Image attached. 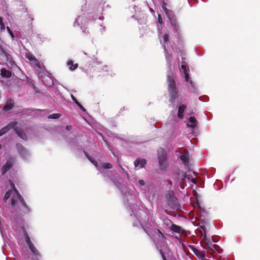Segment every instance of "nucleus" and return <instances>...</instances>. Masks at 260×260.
<instances>
[{
    "mask_svg": "<svg viewBox=\"0 0 260 260\" xmlns=\"http://www.w3.org/2000/svg\"><path fill=\"white\" fill-rule=\"evenodd\" d=\"M84 153L88 160L93 164L103 176L110 179L119 188L123 195L124 204L131 212V218L133 222V225L142 228L148 235H149L152 226L150 218H151L152 214L150 210L143 207L140 208L136 200L135 189L129 188L122 182L121 179L117 180L113 178V173L108 170L109 169L112 168L111 164L106 162L100 163L99 165L98 162L86 152L84 151Z\"/></svg>",
    "mask_w": 260,
    "mask_h": 260,
    "instance_id": "nucleus-1",
    "label": "nucleus"
},
{
    "mask_svg": "<svg viewBox=\"0 0 260 260\" xmlns=\"http://www.w3.org/2000/svg\"><path fill=\"white\" fill-rule=\"evenodd\" d=\"M158 36L162 47L164 48V52L166 61L167 62V66L169 69L167 73V82L168 86V91L170 94V102L174 103L175 100L177 98V91L175 82V80L173 77V72L171 70V61L172 59V55L168 53L166 49V44H168L169 41V35L166 32L160 31L159 27L158 26Z\"/></svg>",
    "mask_w": 260,
    "mask_h": 260,
    "instance_id": "nucleus-2",
    "label": "nucleus"
},
{
    "mask_svg": "<svg viewBox=\"0 0 260 260\" xmlns=\"http://www.w3.org/2000/svg\"><path fill=\"white\" fill-rule=\"evenodd\" d=\"M25 57L28 60L30 64L35 69L43 84L48 87H51L54 84L53 80L50 73L45 69L43 63L37 60L30 53H26Z\"/></svg>",
    "mask_w": 260,
    "mask_h": 260,
    "instance_id": "nucleus-3",
    "label": "nucleus"
},
{
    "mask_svg": "<svg viewBox=\"0 0 260 260\" xmlns=\"http://www.w3.org/2000/svg\"><path fill=\"white\" fill-rule=\"evenodd\" d=\"M162 8L165 12L166 16L169 19L172 26L173 27L174 32L176 33L178 36V38H180L181 35L180 31L175 16H174L172 11L167 9L166 8V4L165 2H163L162 3Z\"/></svg>",
    "mask_w": 260,
    "mask_h": 260,
    "instance_id": "nucleus-4",
    "label": "nucleus"
},
{
    "mask_svg": "<svg viewBox=\"0 0 260 260\" xmlns=\"http://www.w3.org/2000/svg\"><path fill=\"white\" fill-rule=\"evenodd\" d=\"M0 58L2 59H6L8 66L11 67L13 70L16 73L21 72L20 68L16 64L15 62L13 60L11 55L7 53L2 48L0 47Z\"/></svg>",
    "mask_w": 260,
    "mask_h": 260,
    "instance_id": "nucleus-5",
    "label": "nucleus"
},
{
    "mask_svg": "<svg viewBox=\"0 0 260 260\" xmlns=\"http://www.w3.org/2000/svg\"><path fill=\"white\" fill-rule=\"evenodd\" d=\"M15 192L16 193V197H12L11 199V205L13 207H15L16 206V202L18 200L20 201L23 206L22 211L24 214L29 213L30 212V209L27 205L26 203L25 202L23 198L19 193V191L16 188H15Z\"/></svg>",
    "mask_w": 260,
    "mask_h": 260,
    "instance_id": "nucleus-6",
    "label": "nucleus"
},
{
    "mask_svg": "<svg viewBox=\"0 0 260 260\" xmlns=\"http://www.w3.org/2000/svg\"><path fill=\"white\" fill-rule=\"evenodd\" d=\"M159 169L164 171L167 167V153L165 149L160 148L157 151Z\"/></svg>",
    "mask_w": 260,
    "mask_h": 260,
    "instance_id": "nucleus-7",
    "label": "nucleus"
},
{
    "mask_svg": "<svg viewBox=\"0 0 260 260\" xmlns=\"http://www.w3.org/2000/svg\"><path fill=\"white\" fill-rule=\"evenodd\" d=\"M188 70V69L186 68V65L185 64V62L184 61H182L180 71L183 72L185 81L188 82L190 84V86L188 88V91L190 92L196 93L197 90L196 86L195 84H194L192 81L189 80V76Z\"/></svg>",
    "mask_w": 260,
    "mask_h": 260,
    "instance_id": "nucleus-8",
    "label": "nucleus"
},
{
    "mask_svg": "<svg viewBox=\"0 0 260 260\" xmlns=\"http://www.w3.org/2000/svg\"><path fill=\"white\" fill-rule=\"evenodd\" d=\"M166 200L169 206L172 209H178L180 207L173 191H169L166 194Z\"/></svg>",
    "mask_w": 260,
    "mask_h": 260,
    "instance_id": "nucleus-9",
    "label": "nucleus"
},
{
    "mask_svg": "<svg viewBox=\"0 0 260 260\" xmlns=\"http://www.w3.org/2000/svg\"><path fill=\"white\" fill-rule=\"evenodd\" d=\"M88 22V19L85 16V14L79 16L76 19L74 26H76L77 25L79 26L81 29H82L83 32H85L84 29L85 26L87 25Z\"/></svg>",
    "mask_w": 260,
    "mask_h": 260,
    "instance_id": "nucleus-10",
    "label": "nucleus"
},
{
    "mask_svg": "<svg viewBox=\"0 0 260 260\" xmlns=\"http://www.w3.org/2000/svg\"><path fill=\"white\" fill-rule=\"evenodd\" d=\"M141 190L149 201L153 200L154 193H152V188L150 182H147L146 185L141 188Z\"/></svg>",
    "mask_w": 260,
    "mask_h": 260,
    "instance_id": "nucleus-11",
    "label": "nucleus"
},
{
    "mask_svg": "<svg viewBox=\"0 0 260 260\" xmlns=\"http://www.w3.org/2000/svg\"><path fill=\"white\" fill-rule=\"evenodd\" d=\"M203 239L205 240L206 245V247H205V248L211 250H214V249H216L217 245L213 244V242L216 243L218 240H215L213 237L211 239L210 237H208L206 234H204Z\"/></svg>",
    "mask_w": 260,
    "mask_h": 260,
    "instance_id": "nucleus-12",
    "label": "nucleus"
},
{
    "mask_svg": "<svg viewBox=\"0 0 260 260\" xmlns=\"http://www.w3.org/2000/svg\"><path fill=\"white\" fill-rule=\"evenodd\" d=\"M24 237L25 240V242L28 245L30 251L36 256H40L39 251L36 249L33 243L31 242L30 239L29 237L27 232L24 231Z\"/></svg>",
    "mask_w": 260,
    "mask_h": 260,
    "instance_id": "nucleus-13",
    "label": "nucleus"
},
{
    "mask_svg": "<svg viewBox=\"0 0 260 260\" xmlns=\"http://www.w3.org/2000/svg\"><path fill=\"white\" fill-rule=\"evenodd\" d=\"M17 151L23 159L27 160L30 156L29 152L20 144L16 145Z\"/></svg>",
    "mask_w": 260,
    "mask_h": 260,
    "instance_id": "nucleus-14",
    "label": "nucleus"
},
{
    "mask_svg": "<svg viewBox=\"0 0 260 260\" xmlns=\"http://www.w3.org/2000/svg\"><path fill=\"white\" fill-rule=\"evenodd\" d=\"M14 162V159L13 158H10L6 161L5 164L1 169V174L2 175H4L10 169L12 168Z\"/></svg>",
    "mask_w": 260,
    "mask_h": 260,
    "instance_id": "nucleus-15",
    "label": "nucleus"
},
{
    "mask_svg": "<svg viewBox=\"0 0 260 260\" xmlns=\"http://www.w3.org/2000/svg\"><path fill=\"white\" fill-rule=\"evenodd\" d=\"M179 183L181 184L186 177V175L183 171L178 170L173 177Z\"/></svg>",
    "mask_w": 260,
    "mask_h": 260,
    "instance_id": "nucleus-16",
    "label": "nucleus"
},
{
    "mask_svg": "<svg viewBox=\"0 0 260 260\" xmlns=\"http://www.w3.org/2000/svg\"><path fill=\"white\" fill-rule=\"evenodd\" d=\"M190 248L193 253L199 258L202 260H207L205 254L200 250L196 248L194 246H190Z\"/></svg>",
    "mask_w": 260,
    "mask_h": 260,
    "instance_id": "nucleus-17",
    "label": "nucleus"
},
{
    "mask_svg": "<svg viewBox=\"0 0 260 260\" xmlns=\"http://www.w3.org/2000/svg\"><path fill=\"white\" fill-rule=\"evenodd\" d=\"M14 131L15 132L16 134L22 140H27V137L26 134L24 132V131L21 128H19L17 125L16 122H15V126L14 128H13Z\"/></svg>",
    "mask_w": 260,
    "mask_h": 260,
    "instance_id": "nucleus-18",
    "label": "nucleus"
},
{
    "mask_svg": "<svg viewBox=\"0 0 260 260\" xmlns=\"http://www.w3.org/2000/svg\"><path fill=\"white\" fill-rule=\"evenodd\" d=\"M180 159L186 168L189 167V155L187 151L182 153L180 156Z\"/></svg>",
    "mask_w": 260,
    "mask_h": 260,
    "instance_id": "nucleus-19",
    "label": "nucleus"
},
{
    "mask_svg": "<svg viewBox=\"0 0 260 260\" xmlns=\"http://www.w3.org/2000/svg\"><path fill=\"white\" fill-rule=\"evenodd\" d=\"M14 107V102L11 99H8L6 102V105L3 108V110L6 112H9Z\"/></svg>",
    "mask_w": 260,
    "mask_h": 260,
    "instance_id": "nucleus-20",
    "label": "nucleus"
},
{
    "mask_svg": "<svg viewBox=\"0 0 260 260\" xmlns=\"http://www.w3.org/2000/svg\"><path fill=\"white\" fill-rule=\"evenodd\" d=\"M15 122H11L0 129V137L7 133L11 128H14Z\"/></svg>",
    "mask_w": 260,
    "mask_h": 260,
    "instance_id": "nucleus-21",
    "label": "nucleus"
},
{
    "mask_svg": "<svg viewBox=\"0 0 260 260\" xmlns=\"http://www.w3.org/2000/svg\"><path fill=\"white\" fill-rule=\"evenodd\" d=\"M146 164V160L145 159L138 158L134 162V165L138 169H142L144 167Z\"/></svg>",
    "mask_w": 260,
    "mask_h": 260,
    "instance_id": "nucleus-22",
    "label": "nucleus"
},
{
    "mask_svg": "<svg viewBox=\"0 0 260 260\" xmlns=\"http://www.w3.org/2000/svg\"><path fill=\"white\" fill-rule=\"evenodd\" d=\"M189 122L186 124L187 127L194 128L197 125V121L194 117L190 116L189 117Z\"/></svg>",
    "mask_w": 260,
    "mask_h": 260,
    "instance_id": "nucleus-23",
    "label": "nucleus"
},
{
    "mask_svg": "<svg viewBox=\"0 0 260 260\" xmlns=\"http://www.w3.org/2000/svg\"><path fill=\"white\" fill-rule=\"evenodd\" d=\"M1 75L3 78H8L11 77L12 72L5 68H3L1 70Z\"/></svg>",
    "mask_w": 260,
    "mask_h": 260,
    "instance_id": "nucleus-24",
    "label": "nucleus"
},
{
    "mask_svg": "<svg viewBox=\"0 0 260 260\" xmlns=\"http://www.w3.org/2000/svg\"><path fill=\"white\" fill-rule=\"evenodd\" d=\"M185 109V107L184 105H182L179 107L177 114V117L179 119H181L183 118Z\"/></svg>",
    "mask_w": 260,
    "mask_h": 260,
    "instance_id": "nucleus-25",
    "label": "nucleus"
},
{
    "mask_svg": "<svg viewBox=\"0 0 260 260\" xmlns=\"http://www.w3.org/2000/svg\"><path fill=\"white\" fill-rule=\"evenodd\" d=\"M67 65L71 71H74L78 67V64H74V62L72 60H70L68 61Z\"/></svg>",
    "mask_w": 260,
    "mask_h": 260,
    "instance_id": "nucleus-26",
    "label": "nucleus"
},
{
    "mask_svg": "<svg viewBox=\"0 0 260 260\" xmlns=\"http://www.w3.org/2000/svg\"><path fill=\"white\" fill-rule=\"evenodd\" d=\"M170 229L174 232L178 234L180 233L181 231V227L175 224H172L171 226Z\"/></svg>",
    "mask_w": 260,
    "mask_h": 260,
    "instance_id": "nucleus-27",
    "label": "nucleus"
},
{
    "mask_svg": "<svg viewBox=\"0 0 260 260\" xmlns=\"http://www.w3.org/2000/svg\"><path fill=\"white\" fill-rule=\"evenodd\" d=\"M61 116V115L59 113H54L48 116V119H56L60 118Z\"/></svg>",
    "mask_w": 260,
    "mask_h": 260,
    "instance_id": "nucleus-28",
    "label": "nucleus"
},
{
    "mask_svg": "<svg viewBox=\"0 0 260 260\" xmlns=\"http://www.w3.org/2000/svg\"><path fill=\"white\" fill-rule=\"evenodd\" d=\"M119 168L121 169V171H122V175L124 177H125L127 179H129V174L128 173L124 170V168H122V167L119 165H118Z\"/></svg>",
    "mask_w": 260,
    "mask_h": 260,
    "instance_id": "nucleus-29",
    "label": "nucleus"
},
{
    "mask_svg": "<svg viewBox=\"0 0 260 260\" xmlns=\"http://www.w3.org/2000/svg\"><path fill=\"white\" fill-rule=\"evenodd\" d=\"M5 25L3 21V18L0 17V30L1 32L5 30Z\"/></svg>",
    "mask_w": 260,
    "mask_h": 260,
    "instance_id": "nucleus-30",
    "label": "nucleus"
},
{
    "mask_svg": "<svg viewBox=\"0 0 260 260\" xmlns=\"http://www.w3.org/2000/svg\"><path fill=\"white\" fill-rule=\"evenodd\" d=\"M24 77L26 79V81L27 82H29L30 83V84L31 85L32 87L34 88V89L35 90L36 89V87L35 86V82L34 81L31 80V79H30L28 77H27L26 76H24Z\"/></svg>",
    "mask_w": 260,
    "mask_h": 260,
    "instance_id": "nucleus-31",
    "label": "nucleus"
},
{
    "mask_svg": "<svg viewBox=\"0 0 260 260\" xmlns=\"http://www.w3.org/2000/svg\"><path fill=\"white\" fill-rule=\"evenodd\" d=\"M11 192L12 191L11 190H9L6 192L4 198V200L5 201V202H6L7 200L10 198V197H11Z\"/></svg>",
    "mask_w": 260,
    "mask_h": 260,
    "instance_id": "nucleus-32",
    "label": "nucleus"
},
{
    "mask_svg": "<svg viewBox=\"0 0 260 260\" xmlns=\"http://www.w3.org/2000/svg\"><path fill=\"white\" fill-rule=\"evenodd\" d=\"M7 30L8 33L9 34V35L11 36L12 40H15L14 35L9 26L7 27Z\"/></svg>",
    "mask_w": 260,
    "mask_h": 260,
    "instance_id": "nucleus-33",
    "label": "nucleus"
},
{
    "mask_svg": "<svg viewBox=\"0 0 260 260\" xmlns=\"http://www.w3.org/2000/svg\"><path fill=\"white\" fill-rule=\"evenodd\" d=\"M157 235L158 237V238L160 239V240H164V239L165 238L164 235L162 234V233L159 230H157Z\"/></svg>",
    "mask_w": 260,
    "mask_h": 260,
    "instance_id": "nucleus-34",
    "label": "nucleus"
},
{
    "mask_svg": "<svg viewBox=\"0 0 260 260\" xmlns=\"http://www.w3.org/2000/svg\"><path fill=\"white\" fill-rule=\"evenodd\" d=\"M138 182L139 185L141 187V188L142 187H143L147 184V183L145 182V181L144 180H142V179L139 180Z\"/></svg>",
    "mask_w": 260,
    "mask_h": 260,
    "instance_id": "nucleus-35",
    "label": "nucleus"
},
{
    "mask_svg": "<svg viewBox=\"0 0 260 260\" xmlns=\"http://www.w3.org/2000/svg\"><path fill=\"white\" fill-rule=\"evenodd\" d=\"M201 234L202 238L204 237V234L206 235V228L205 226H201Z\"/></svg>",
    "mask_w": 260,
    "mask_h": 260,
    "instance_id": "nucleus-36",
    "label": "nucleus"
},
{
    "mask_svg": "<svg viewBox=\"0 0 260 260\" xmlns=\"http://www.w3.org/2000/svg\"><path fill=\"white\" fill-rule=\"evenodd\" d=\"M77 106L84 112L86 111V109L80 104L79 102L76 104Z\"/></svg>",
    "mask_w": 260,
    "mask_h": 260,
    "instance_id": "nucleus-37",
    "label": "nucleus"
},
{
    "mask_svg": "<svg viewBox=\"0 0 260 260\" xmlns=\"http://www.w3.org/2000/svg\"><path fill=\"white\" fill-rule=\"evenodd\" d=\"M41 110H40V109H28L26 110V112H28V113H30L32 111H37V112H40L41 111Z\"/></svg>",
    "mask_w": 260,
    "mask_h": 260,
    "instance_id": "nucleus-38",
    "label": "nucleus"
},
{
    "mask_svg": "<svg viewBox=\"0 0 260 260\" xmlns=\"http://www.w3.org/2000/svg\"><path fill=\"white\" fill-rule=\"evenodd\" d=\"M213 251H217L219 253H221L222 252V249L217 245L216 249H214Z\"/></svg>",
    "mask_w": 260,
    "mask_h": 260,
    "instance_id": "nucleus-39",
    "label": "nucleus"
},
{
    "mask_svg": "<svg viewBox=\"0 0 260 260\" xmlns=\"http://www.w3.org/2000/svg\"><path fill=\"white\" fill-rule=\"evenodd\" d=\"M71 96L72 100H73V101L74 102V103H75L76 104L77 103H78L79 102L77 101V100L76 99V98L73 94H71Z\"/></svg>",
    "mask_w": 260,
    "mask_h": 260,
    "instance_id": "nucleus-40",
    "label": "nucleus"
},
{
    "mask_svg": "<svg viewBox=\"0 0 260 260\" xmlns=\"http://www.w3.org/2000/svg\"><path fill=\"white\" fill-rule=\"evenodd\" d=\"M162 22V19L160 14H158V23H159L160 25H161Z\"/></svg>",
    "mask_w": 260,
    "mask_h": 260,
    "instance_id": "nucleus-41",
    "label": "nucleus"
},
{
    "mask_svg": "<svg viewBox=\"0 0 260 260\" xmlns=\"http://www.w3.org/2000/svg\"><path fill=\"white\" fill-rule=\"evenodd\" d=\"M163 260H167L166 256L161 249H159Z\"/></svg>",
    "mask_w": 260,
    "mask_h": 260,
    "instance_id": "nucleus-42",
    "label": "nucleus"
},
{
    "mask_svg": "<svg viewBox=\"0 0 260 260\" xmlns=\"http://www.w3.org/2000/svg\"><path fill=\"white\" fill-rule=\"evenodd\" d=\"M100 31L102 34L104 33L106 31L105 27L104 26H103V25H101Z\"/></svg>",
    "mask_w": 260,
    "mask_h": 260,
    "instance_id": "nucleus-43",
    "label": "nucleus"
},
{
    "mask_svg": "<svg viewBox=\"0 0 260 260\" xmlns=\"http://www.w3.org/2000/svg\"><path fill=\"white\" fill-rule=\"evenodd\" d=\"M93 63L99 65V64H100L101 63V62L98 60V58H95L93 60Z\"/></svg>",
    "mask_w": 260,
    "mask_h": 260,
    "instance_id": "nucleus-44",
    "label": "nucleus"
},
{
    "mask_svg": "<svg viewBox=\"0 0 260 260\" xmlns=\"http://www.w3.org/2000/svg\"><path fill=\"white\" fill-rule=\"evenodd\" d=\"M73 127L72 125H67L66 127V129L67 131H71Z\"/></svg>",
    "mask_w": 260,
    "mask_h": 260,
    "instance_id": "nucleus-45",
    "label": "nucleus"
},
{
    "mask_svg": "<svg viewBox=\"0 0 260 260\" xmlns=\"http://www.w3.org/2000/svg\"><path fill=\"white\" fill-rule=\"evenodd\" d=\"M10 184H11V187L13 188L14 191H15V188H16L15 187L14 184L13 183V182L12 181H11L10 180Z\"/></svg>",
    "mask_w": 260,
    "mask_h": 260,
    "instance_id": "nucleus-46",
    "label": "nucleus"
},
{
    "mask_svg": "<svg viewBox=\"0 0 260 260\" xmlns=\"http://www.w3.org/2000/svg\"><path fill=\"white\" fill-rule=\"evenodd\" d=\"M103 70L105 71H107L108 70V67L107 66H104L103 68Z\"/></svg>",
    "mask_w": 260,
    "mask_h": 260,
    "instance_id": "nucleus-47",
    "label": "nucleus"
},
{
    "mask_svg": "<svg viewBox=\"0 0 260 260\" xmlns=\"http://www.w3.org/2000/svg\"><path fill=\"white\" fill-rule=\"evenodd\" d=\"M191 182L194 183V184H196V181L194 179H192L191 180Z\"/></svg>",
    "mask_w": 260,
    "mask_h": 260,
    "instance_id": "nucleus-48",
    "label": "nucleus"
},
{
    "mask_svg": "<svg viewBox=\"0 0 260 260\" xmlns=\"http://www.w3.org/2000/svg\"><path fill=\"white\" fill-rule=\"evenodd\" d=\"M29 18H30V21L31 22V21H32L34 20V18H33V17H32L30 16Z\"/></svg>",
    "mask_w": 260,
    "mask_h": 260,
    "instance_id": "nucleus-49",
    "label": "nucleus"
},
{
    "mask_svg": "<svg viewBox=\"0 0 260 260\" xmlns=\"http://www.w3.org/2000/svg\"><path fill=\"white\" fill-rule=\"evenodd\" d=\"M104 17L103 16H101L99 17V19L101 20H103L104 19Z\"/></svg>",
    "mask_w": 260,
    "mask_h": 260,
    "instance_id": "nucleus-50",
    "label": "nucleus"
},
{
    "mask_svg": "<svg viewBox=\"0 0 260 260\" xmlns=\"http://www.w3.org/2000/svg\"><path fill=\"white\" fill-rule=\"evenodd\" d=\"M168 182V184H170V185H172V182L171 181H167Z\"/></svg>",
    "mask_w": 260,
    "mask_h": 260,
    "instance_id": "nucleus-51",
    "label": "nucleus"
},
{
    "mask_svg": "<svg viewBox=\"0 0 260 260\" xmlns=\"http://www.w3.org/2000/svg\"><path fill=\"white\" fill-rule=\"evenodd\" d=\"M155 245H156V248H157L158 249H158V244H157V243H155Z\"/></svg>",
    "mask_w": 260,
    "mask_h": 260,
    "instance_id": "nucleus-52",
    "label": "nucleus"
},
{
    "mask_svg": "<svg viewBox=\"0 0 260 260\" xmlns=\"http://www.w3.org/2000/svg\"><path fill=\"white\" fill-rule=\"evenodd\" d=\"M0 231H1V234H2V235L3 236V234H2V231H1V227H0Z\"/></svg>",
    "mask_w": 260,
    "mask_h": 260,
    "instance_id": "nucleus-53",
    "label": "nucleus"
},
{
    "mask_svg": "<svg viewBox=\"0 0 260 260\" xmlns=\"http://www.w3.org/2000/svg\"><path fill=\"white\" fill-rule=\"evenodd\" d=\"M182 60H184V59H185V58H184V57H183V56H182Z\"/></svg>",
    "mask_w": 260,
    "mask_h": 260,
    "instance_id": "nucleus-54",
    "label": "nucleus"
},
{
    "mask_svg": "<svg viewBox=\"0 0 260 260\" xmlns=\"http://www.w3.org/2000/svg\"><path fill=\"white\" fill-rule=\"evenodd\" d=\"M180 53H181V55H183V54H182V51H180Z\"/></svg>",
    "mask_w": 260,
    "mask_h": 260,
    "instance_id": "nucleus-55",
    "label": "nucleus"
},
{
    "mask_svg": "<svg viewBox=\"0 0 260 260\" xmlns=\"http://www.w3.org/2000/svg\"><path fill=\"white\" fill-rule=\"evenodd\" d=\"M2 148V145L0 144V149H1Z\"/></svg>",
    "mask_w": 260,
    "mask_h": 260,
    "instance_id": "nucleus-56",
    "label": "nucleus"
},
{
    "mask_svg": "<svg viewBox=\"0 0 260 260\" xmlns=\"http://www.w3.org/2000/svg\"><path fill=\"white\" fill-rule=\"evenodd\" d=\"M1 48H2L1 46H0Z\"/></svg>",
    "mask_w": 260,
    "mask_h": 260,
    "instance_id": "nucleus-57",
    "label": "nucleus"
}]
</instances>
